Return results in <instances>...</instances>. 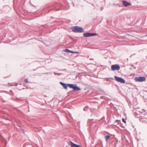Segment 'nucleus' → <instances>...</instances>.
<instances>
[{
  "mask_svg": "<svg viewBox=\"0 0 147 147\" xmlns=\"http://www.w3.org/2000/svg\"><path fill=\"white\" fill-rule=\"evenodd\" d=\"M71 29L73 32H82L83 31V30L82 28L78 26L72 27Z\"/></svg>",
  "mask_w": 147,
  "mask_h": 147,
  "instance_id": "1",
  "label": "nucleus"
},
{
  "mask_svg": "<svg viewBox=\"0 0 147 147\" xmlns=\"http://www.w3.org/2000/svg\"><path fill=\"white\" fill-rule=\"evenodd\" d=\"M135 80L136 82H142L146 80V78L143 76L136 77L135 78Z\"/></svg>",
  "mask_w": 147,
  "mask_h": 147,
  "instance_id": "2",
  "label": "nucleus"
},
{
  "mask_svg": "<svg viewBox=\"0 0 147 147\" xmlns=\"http://www.w3.org/2000/svg\"><path fill=\"white\" fill-rule=\"evenodd\" d=\"M114 78L116 81L121 83H124L125 82V80L122 78L118 77L116 76H115Z\"/></svg>",
  "mask_w": 147,
  "mask_h": 147,
  "instance_id": "3",
  "label": "nucleus"
},
{
  "mask_svg": "<svg viewBox=\"0 0 147 147\" xmlns=\"http://www.w3.org/2000/svg\"><path fill=\"white\" fill-rule=\"evenodd\" d=\"M67 86L70 88L74 89V90H80V89L79 87L73 84H67Z\"/></svg>",
  "mask_w": 147,
  "mask_h": 147,
  "instance_id": "4",
  "label": "nucleus"
},
{
  "mask_svg": "<svg viewBox=\"0 0 147 147\" xmlns=\"http://www.w3.org/2000/svg\"><path fill=\"white\" fill-rule=\"evenodd\" d=\"M111 69L113 71L118 70L120 69L119 66L118 64L112 65L111 66Z\"/></svg>",
  "mask_w": 147,
  "mask_h": 147,
  "instance_id": "5",
  "label": "nucleus"
},
{
  "mask_svg": "<svg viewBox=\"0 0 147 147\" xmlns=\"http://www.w3.org/2000/svg\"><path fill=\"white\" fill-rule=\"evenodd\" d=\"M96 33H85L83 34V35L84 37H88L92 36H94L96 35Z\"/></svg>",
  "mask_w": 147,
  "mask_h": 147,
  "instance_id": "6",
  "label": "nucleus"
},
{
  "mask_svg": "<svg viewBox=\"0 0 147 147\" xmlns=\"http://www.w3.org/2000/svg\"><path fill=\"white\" fill-rule=\"evenodd\" d=\"M122 3L123 5L125 7H127L128 6L131 5V3H128L125 1H122Z\"/></svg>",
  "mask_w": 147,
  "mask_h": 147,
  "instance_id": "7",
  "label": "nucleus"
},
{
  "mask_svg": "<svg viewBox=\"0 0 147 147\" xmlns=\"http://www.w3.org/2000/svg\"><path fill=\"white\" fill-rule=\"evenodd\" d=\"M61 84L63 87L65 89H67V86H68L67 84H66L62 82H60Z\"/></svg>",
  "mask_w": 147,
  "mask_h": 147,
  "instance_id": "8",
  "label": "nucleus"
},
{
  "mask_svg": "<svg viewBox=\"0 0 147 147\" xmlns=\"http://www.w3.org/2000/svg\"><path fill=\"white\" fill-rule=\"evenodd\" d=\"M71 147H80V146L75 144L72 142H71Z\"/></svg>",
  "mask_w": 147,
  "mask_h": 147,
  "instance_id": "9",
  "label": "nucleus"
},
{
  "mask_svg": "<svg viewBox=\"0 0 147 147\" xmlns=\"http://www.w3.org/2000/svg\"><path fill=\"white\" fill-rule=\"evenodd\" d=\"M110 138V137L109 136H105V139L106 141L107 142V141Z\"/></svg>",
  "mask_w": 147,
  "mask_h": 147,
  "instance_id": "10",
  "label": "nucleus"
},
{
  "mask_svg": "<svg viewBox=\"0 0 147 147\" xmlns=\"http://www.w3.org/2000/svg\"><path fill=\"white\" fill-rule=\"evenodd\" d=\"M65 51L66 52H69V53H73V51H71L68 49H66L65 50Z\"/></svg>",
  "mask_w": 147,
  "mask_h": 147,
  "instance_id": "11",
  "label": "nucleus"
},
{
  "mask_svg": "<svg viewBox=\"0 0 147 147\" xmlns=\"http://www.w3.org/2000/svg\"><path fill=\"white\" fill-rule=\"evenodd\" d=\"M24 82L25 83L28 82V79H25L24 81Z\"/></svg>",
  "mask_w": 147,
  "mask_h": 147,
  "instance_id": "12",
  "label": "nucleus"
},
{
  "mask_svg": "<svg viewBox=\"0 0 147 147\" xmlns=\"http://www.w3.org/2000/svg\"><path fill=\"white\" fill-rule=\"evenodd\" d=\"M122 121H123V122H124V123H126V121H125V120L123 118L122 119Z\"/></svg>",
  "mask_w": 147,
  "mask_h": 147,
  "instance_id": "13",
  "label": "nucleus"
},
{
  "mask_svg": "<svg viewBox=\"0 0 147 147\" xmlns=\"http://www.w3.org/2000/svg\"><path fill=\"white\" fill-rule=\"evenodd\" d=\"M79 53L78 52H74L73 51V53Z\"/></svg>",
  "mask_w": 147,
  "mask_h": 147,
  "instance_id": "14",
  "label": "nucleus"
}]
</instances>
